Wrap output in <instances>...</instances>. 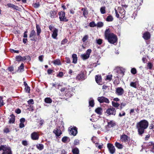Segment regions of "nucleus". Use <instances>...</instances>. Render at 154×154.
<instances>
[{"label":"nucleus","instance_id":"f257e3e1","mask_svg":"<svg viewBox=\"0 0 154 154\" xmlns=\"http://www.w3.org/2000/svg\"><path fill=\"white\" fill-rule=\"evenodd\" d=\"M105 38L110 43L114 44L117 41V36L111 32L109 29H106L105 32Z\"/></svg>","mask_w":154,"mask_h":154},{"label":"nucleus","instance_id":"f03ea898","mask_svg":"<svg viewBox=\"0 0 154 154\" xmlns=\"http://www.w3.org/2000/svg\"><path fill=\"white\" fill-rule=\"evenodd\" d=\"M149 125L148 122L146 120H143L137 123L136 127L137 129L139 134L141 135L144 132V130L146 129Z\"/></svg>","mask_w":154,"mask_h":154},{"label":"nucleus","instance_id":"7ed1b4c3","mask_svg":"<svg viewBox=\"0 0 154 154\" xmlns=\"http://www.w3.org/2000/svg\"><path fill=\"white\" fill-rule=\"evenodd\" d=\"M73 89L69 85H67L66 87L61 88L60 90L61 91H65L67 96L70 97L74 94V92L73 91Z\"/></svg>","mask_w":154,"mask_h":154},{"label":"nucleus","instance_id":"20e7f679","mask_svg":"<svg viewBox=\"0 0 154 154\" xmlns=\"http://www.w3.org/2000/svg\"><path fill=\"white\" fill-rule=\"evenodd\" d=\"M115 11L116 16L117 18L120 17L121 18H123L125 17V11L123 8L118 7L117 11L115 9Z\"/></svg>","mask_w":154,"mask_h":154},{"label":"nucleus","instance_id":"39448f33","mask_svg":"<svg viewBox=\"0 0 154 154\" xmlns=\"http://www.w3.org/2000/svg\"><path fill=\"white\" fill-rule=\"evenodd\" d=\"M2 150L3 151L2 154H12L11 149L8 145H2L0 146V151Z\"/></svg>","mask_w":154,"mask_h":154},{"label":"nucleus","instance_id":"423d86ee","mask_svg":"<svg viewBox=\"0 0 154 154\" xmlns=\"http://www.w3.org/2000/svg\"><path fill=\"white\" fill-rule=\"evenodd\" d=\"M49 28L52 32V37L54 39H56L58 35V29L51 25L49 26Z\"/></svg>","mask_w":154,"mask_h":154},{"label":"nucleus","instance_id":"0eeeda50","mask_svg":"<svg viewBox=\"0 0 154 154\" xmlns=\"http://www.w3.org/2000/svg\"><path fill=\"white\" fill-rule=\"evenodd\" d=\"M91 52L92 50L91 49H88L87 50L85 54L81 55V58L84 60L88 59L89 57Z\"/></svg>","mask_w":154,"mask_h":154},{"label":"nucleus","instance_id":"6e6552de","mask_svg":"<svg viewBox=\"0 0 154 154\" xmlns=\"http://www.w3.org/2000/svg\"><path fill=\"white\" fill-rule=\"evenodd\" d=\"M117 73L116 77L118 78L119 76H122L124 75V71L123 69L120 67H117L114 70Z\"/></svg>","mask_w":154,"mask_h":154},{"label":"nucleus","instance_id":"1a4fd4ad","mask_svg":"<svg viewBox=\"0 0 154 154\" xmlns=\"http://www.w3.org/2000/svg\"><path fill=\"white\" fill-rule=\"evenodd\" d=\"M107 147L110 153L113 154L116 152V149L113 145L111 143H108L107 145Z\"/></svg>","mask_w":154,"mask_h":154},{"label":"nucleus","instance_id":"9d476101","mask_svg":"<svg viewBox=\"0 0 154 154\" xmlns=\"http://www.w3.org/2000/svg\"><path fill=\"white\" fill-rule=\"evenodd\" d=\"M116 111L115 108L113 107H111L107 109L106 112V113L108 116L111 115H115L116 114Z\"/></svg>","mask_w":154,"mask_h":154},{"label":"nucleus","instance_id":"9b49d317","mask_svg":"<svg viewBox=\"0 0 154 154\" xmlns=\"http://www.w3.org/2000/svg\"><path fill=\"white\" fill-rule=\"evenodd\" d=\"M116 125L115 122L113 121H110L107 122V125L105 126V128L106 130L108 131L109 130L110 128L113 127Z\"/></svg>","mask_w":154,"mask_h":154},{"label":"nucleus","instance_id":"f8f14e48","mask_svg":"<svg viewBox=\"0 0 154 154\" xmlns=\"http://www.w3.org/2000/svg\"><path fill=\"white\" fill-rule=\"evenodd\" d=\"M58 14L59 15V18L60 21L65 22L68 21V20L65 17V13L64 11H62L59 12Z\"/></svg>","mask_w":154,"mask_h":154},{"label":"nucleus","instance_id":"ddd939ff","mask_svg":"<svg viewBox=\"0 0 154 154\" xmlns=\"http://www.w3.org/2000/svg\"><path fill=\"white\" fill-rule=\"evenodd\" d=\"M97 100L100 103H109V99L103 96L98 97Z\"/></svg>","mask_w":154,"mask_h":154},{"label":"nucleus","instance_id":"4468645a","mask_svg":"<svg viewBox=\"0 0 154 154\" xmlns=\"http://www.w3.org/2000/svg\"><path fill=\"white\" fill-rule=\"evenodd\" d=\"M86 75L83 72L78 74L76 77V79L79 81H82L86 79Z\"/></svg>","mask_w":154,"mask_h":154},{"label":"nucleus","instance_id":"2eb2a0df","mask_svg":"<svg viewBox=\"0 0 154 154\" xmlns=\"http://www.w3.org/2000/svg\"><path fill=\"white\" fill-rule=\"evenodd\" d=\"M116 93L118 96H121L124 93V90L121 87L116 88Z\"/></svg>","mask_w":154,"mask_h":154},{"label":"nucleus","instance_id":"dca6fc26","mask_svg":"<svg viewBox=\"0 0 154 154\" xmlns=\"http://www.w3.org/2000/svg\"><path fill=\"white\" fill-rule=\"evenodd\" d=\"M39 135L38 132H34L31 135L32 139L33 140H38L39 138Z\"/></svg>","mask_w":154,"mask_h":154},{"label":"nucleus","instance_id":"f3484780","mask_svg":"<svg viewBox=\"0 0 154 154\" xmlns=\"http://www.w3.org/2000/svg\"><path fill=\"white\" fill-rule=\"evenodd\" d=\"M130 140V137L125 134H122L120 136V140L125 143L128 142Z\"/></svg>","mask_w":154,"mask_h":154},{"label":"nucleus","instance_id":"a211bd4d","mask_svg":"<svg viewBox=\"0 0 154 154\" xmlns=\"http://www.w3.org/2000/svg\"><path fill=\"white\" fill-rule=\"evenodd\" d=\"M53 132L55 134L57 138L58 137L60 138L59 136L62 134L61 130L58 128H56L54 130Z\"/></svg>","mask_w":154,"mask_h":154},{"label":"nucleus","instance_id":"6ab92c4d","mask_svg":"<svg viewBox=\"0 0 154 154\" xmlns=\"http://www.w3.org/2000/svg\"><path fill=\"white\" fill-rule=\"evenodd\" d=\"M36 33L35 31L34 30H32L29 35V37L31 38V40L32 41H35L36 38Z\"/></svg>","mask_w":154,"mask_h":154},{"label":"nucleus","instance_id":"aec40b11","mask_svg":"<svg viewBox=\"0 0 154 154\" xmlns=\"http://www.w3.org/2000/svg\"><path fill=\"white\" fill-rule=\"evenodd\" d=\"M77 133V128L75 127L72 128H71V129L70 130L69 133L71 135H73L75 136L76 135Z\"/></svg>","mask_w":154,"mask_h":154},{"label":"nucleus","instance_id":"412c9836","mask_svg":"<svg viewBox=\"0 0 154 154\" xmlns=\"http://www.w3.org/2000/svg\"><path fill=\"white\" fill-rule=\"evenodd\" d=\"M95 80L97 83L99 85H101V77L100 75H96L95 77Z\"/></svg>","mask_w":154,"mask_h":154},{"label":"nucleus","instance_id":"4be33fe9","mask_svg":"<svg viewBox=\"0 0 154 154\" xmlns=\"http://www.w3.org/2000/svg\"><path fill=\"white\" fill-rule=\"evenodd\" d=\"M96 139V137H92L91 140L93 143H95V146L96 147H97L99 149H101L103 147V144L102 143H101L100 144L98 145V143H95V141H94V140Z\"/></svg>","mask_w":154,"mask_h":154},{"label":"nucleus","instance_id":"5701e85b","mask_svg":"<svg viewBox=\"0 0 154 154\" xmlns=\"http://www.w3.org/2000/svg\"><path fill=\"white\" fill-rule=\"evenodd\" d=\"M115 146L118 149H122L124 146L122 144L117 142H116L115 143Z\"/></svg>","mask_w":154,"mask_h":154},{"label":"nucleus","instance_id":"b1692460","mask_svg":"<svg viewBox=\"0 0 154 154\" xmlns=\"http://www.w3.org/2000/svg\"><path fill=\"white\" fill-rule=\"evenodd\" d=\"M143 37L144 39L147 40L150 38V35L149 32H146L143 34Z\"/></svg>","mask_w":154,"mask_h":154},{"label":"nucleus","instance_id":"393cba45","mask_svg":"<svg viewBox=\"0 0 154 154\" xmlns=\"http://www.w3.org/2000/svg\"><path fill=\"white\" fill-rule=\"evenodd\" d=\"M82 11H83V14L84 17L87 18L88 14V12L87 9L86 8H84L82 9Z\"/></svg>","mask_w":154,"mask_h":154},{"label":"nucleus","instance_id":"a878e982","mask_svg":"<svg viewBox=\"0 0 154 154\" xmlns=\"http://www.w3.org/2000/svg\"><path fill=\"white\" fill-rule=\"evenodd\" d=\"M7 6H8L9 8H13L14 9H15L16 10H17L18 8V7L17 6H16L13 4L8 3V4L7 5Z\"/></svg>","mask_w":154,"mask_h":154},{"label":"nucleus","instance_id":"bb28decb","mask_svg":"<svg viewBox=\"0 0 154 154\" xmlns=\"http://www.w3.org/2000/svg\"><path fill=\"white\" fill-rule=\"evenodd\" d=\"M95 112L98 115H101L103 112L102 109L101 107H98L95 109Z\"/></svg>","mask_w":154,"mask_h":154},{"label":"nucleus","instance_id":"cd10ccee","mask_svg":"<svg viewBox=\"0 0 154 154\" xmlns=\"http://www.w3.org/2000/svg\"><path fill=\"white\" fill-rule=\"evenodd\" d=\"M89 105L91 107H93L94 105V100L92 98H90L89 101Z\"/></svg>","mask_w":154,"mask_h":154},{"label":"nucleus","instance_id":"c85d7f7f","mask_svg":"<svg viewBox=\"0 0 154 154\" xmlns=\"http://www.w3.org/2000/svg\"><path fill=\"white\" fill-rule=\"evenodd\" d=\"M36 29L37 31V35L39 36L41 32V30L40 26L37 24H36Z\"/></svg>","mask_w":154,"mask_h":154},{"label":"nucleus","instance_id":"c756f323","mask_svg":"<svg viewBox=\"0 0 154 154\" xmlns=\"http://www.w3.org/2000/svg\"><path fill=\"white\" fill-rule=\"evenodd\" d=\"M56 12L54 11H51L50 12V17L51 18H54L56 17Z\"/></svg>","mask_w":154,"mask_h":154},{"label":"nucleus","instance_id":"7c9ffc66","mask_svg":"<svg viewBox=\"0 0 154 154\" xmlns=\"http://www.w3.org/2000/svg\"><path fill=\"white\" fill-rule=\"evenodd\" d=\"M36 147L37 149L39 150H42L43 149L44 146L43 144H38L36 145Z\"/></svg>","mask_w":154,"mask_h":154},{"label":"nucleus","instance_id":"2f4dec72","mask_svg":"<svg viewBox=\"0 0 154 154\" xmlns=\"http://www.w3.org/2000/svg\"><path fill=\"white\" fill-rule=\"evenodd\" d=\"M11 118L9 119V122L10 123H13L15 121V116L12 114L10 116Z\"/></svg>","mask_w":154,"mask_h":154},{"label":"nucleus","instance_id":"473e14b6","mask_svg":"<svg viewBox=\"0 0 154 154\" xmlns=\"http://www.w3.org/2000/svg\"><path fill=\"white\" fill-rule=\"evenodd\" d=\"M72 58L73 59L72 62L74 63H76L77 61V57L76 54H73L72 55Z\"/></svg>","mask_w":154,"mask_h":154},{"label":"nucleus","instance_id":"72a5a7b5","mask_svg":"<svg viewBox=\"0 0 154 154\" xmlns=\"http://www.w3.org/2000/svg\"><path fill=\"white\" fill-rule=\"evenodd\" d=\"M16 59L17 61H23L25 60L26 59L25 57H23L21 56H17Z\"/></svg>","mask_w":154,"mask_h":154},{"label":"nucleus","instance_id":"f704fd0d","mask_svg":"<svg viewBox=\"0 0 154 154\" xmlns=\"http://www.w3.org/2000/svg\"><path fill=\"white\" fill-rule=\"evenodd\" d=\"M45 101L47 103H51L52 102V100L50 97H46L45 99Z\"/></svg>","mask_w":154,"mask_h":154},{"label":"nucleus","instance_id":"c9c22d12","mask_svg":"<svg viewBox=\"0 0 154 154\" xmlns=\"http://www.w3.org/2000/svg\"><path fill=\"white\" fill-rule=\"evenodd\" d=\"M72 152L73 154H79V151L78 148H75L72 149Z\"/></svg>","mask_w":154,"mask_h":154},{"label":"nucleus","instance_id":"e433bc0d","mask_svg":"<svg viewBox=\"0 0 154 154\" xmlns=\"http://www.w3.org/2000/svg\"><path fill=\"white\" fill-rule=\"evenodd\" d=\"M100 12L102 14H105L106 12L105 7L104 6L101 7L100 8Z\"/></svg>","mask_w":154,"mask_h":154},{"label":"nucleus","instance_id":"4c0bfd02","mask_svg":"<svg viewBox=\"0 0 154 154\" xmlns=\"http://www.w3.org/2000/svg\"><path fill=\"white\" fill-rule=\"evenodd\" d=\"M113 18L111 15L108 16L106 18V20L108 22H111L113 20Z\"/></svg>","mask_w":154,"mask_h":154},{"label":"nucleus","instance_id":"58836bf2","mask_svg":"<svg viewBox=\"0 0 154 154\" xmlns=\"http://www.w3.org/2000/svg\"><path fill=\"white\" fill-rule=\"evenodd\" d=\"M69 140V138L66 137H63L62 140V141L64 143L68 142Z\"/></svg>","mask_w":154,"mask_h":154},{"label":"nucleus","instance_id":"ea45409f","mask_svg":"<svg viewBox=\"0 0 154 154\" xmlns=\"http://www.w3.org/2000/svg\"><path fill=\"white\" fill-rule=\"evenodd\" d=\"M137 82H131L130 83V86L131 87H133L135 88H137Z\"/></svg>","mask_w":154,"mask_h":154},{"label":"nucleus","instance_id":"a19ab883","mask_svg":"<svg viewBox=\"0 0 154 154\" xmlns=\"http://www.w3.org/2000/svg\"><path fill=\"white\" fill-rule=\"evenodd\" d=\"M54 63L55 65H61L60 61L59 60H56L54 61Z\"/></svg>","mask_w":154,"mask_h":154},{"label":"nucleus","instance_id":"79ce46f5","mask_svg":"<svg viewBox=\"0 0 154 154\" xmlns=\"http://www.w3.org/2000/svg\"><path fill=\"white\" fill-rule=\"evenodd\" d=\"M112 104L113 106L115 107H118L119 106V103L114 101L112 102Z\"/></svg>","mask_w":154,"mask_h":154},{"label":"nucleus","instance_id":"37998d69","mask_svg":"<svg viewBox=\"0 0 154 154\" xmlns=\"http://www.w3.org/2000/svg\"><path fill=\"white\" fill-rule=\"evenodd\" d=\"M33 6L35 8H37L40 6V4L39 2H36L35 3H33Z\"/></svg>","mask_w":154,"mask_h":154},{"label":"nucleus","instance_id":"c03bdc74","mask_svg":"<svg viewBox=\"0 0 154 154\" xmlns=\"http://www.w3.org/2000/svg\"><path fill=\"white\" fill-rule=\"evenodd\" d=\"M103 23L102 22H99L96 24V26L99 27H101L103 26Z\"/></svg>","mask_w":154,"mask_h":154},{"label":"nucleus","instance_id":"a18cd8bd","mask_svg":"<svg viewBox=\"0 0 154 154\" xmlns=\"http://www.w3.org/2000/svg\"><path fill=\"white\" fill-rule=\"evenodd\" d=\"M88 36L87 35H85L82 38V41L83 42H85L88 38Z\"/></svg>","mask_w":154,"mask_h":154},{"label":"nucleus","instance_id":"49530a36","mask_svg":"<svg viewBox=\"0 0 154 154\" xmlns=\"http://www.w3.org/2000/svg\"><path fill=\"white\" fill-rule=\"evenodd\" d=\"M89 26L91 27H94L96 26V25L95 24L94 22H92L90 23Z\"/></svg>","mask_w":154,"mask_h":154},{"label":"nucleus","instance_id":"de8ad7c7","mask_svg":"<svg viewBox=\"0 0 154 154\" xmlns=\"http://www.w3.org/2000/svg\"><path fill=\"white\" fill-rule=\"evenodd\" d=\"M3 97L2 96L0 97V103L1 104L2 106H3L5 103L3 101Z\"/></svg>","mask_w":154,"mask_h":154},{"label":"nucleus","instance_id":"09e8293b","mask_svg":"<svg viewBox=\"0 0 154 154\" xmlns=\"http://www.w3.org/2000/svg\"><path fill=\"white\" fill-rule=\"evenodd\" d=\"M63 75V72H60L57 75V76L59 77H61Z\"/></svg>","mask_w":154,"mask_h":154},{"label":"nucleus","instance_id":"8fccbe9b","mask_svg":"<svg viewBox=\"0 0 154 154\" xmlns=\"http://www.w3.org/2000/svg\"><path fill=\"white\" fill-rule=\"evenodd\" d=\"M67 42V39L65 38L61 41V45H64Z\"/></svg>","mask_w":154,"mask_h":154},{"label":"nucleus","instance_id":"3c124183","mask_svg":"<svg viewBox=\"0 0 154 154\" xmlns=\"http://www.w3.org/2000/svg\"><path fill=\"white\" fill-rule=\"evenodd\" d=\"M112 75H109L106 76V80H108L109 81H110L112 79Z\"/></svg>","mask_w":154,"mask_h":154},{"label":"nucleus","instance_id":"603ef678","mask_svg":"<svg viewBox=\"0 0 154 154\" xmlns=\"http://www.w3.org/2000/svg\"><path fill=\"white\" fill-rule=\"evenodd\" d=\"M131 72L133 74H135L136 73L137 71L136 69L134 68H133L131 70Z\"/></svg>","mask_w":154,"mask_h":154},{"label":"nucleus","instance_id":"864d4df0","mask_svg":"<svg viewBox=\"0 0 154 154\" xmlns=\"http://www.w3.org/2000/svg\"><path fill=\"white\" fill-rule=\"evenodd\" d=\"M24 64L23 63H22L20 66L18 67V70H23L24 69Z\"/></svg>","mask_w":154,"mask_h":154},{"label":"nucleus","instance_id":"5fc2aeb1","mask_svg":"<svg viewBox=\"0 0 154 154\" xmlns=\"http://www.w3.org/2000/svg\"><path fill=\"white\" fill-rule=\"evenodd\" d=\"M22 144L24 146H26L28 145V142L26 140H23L22 141Z\"/></svg>","mask_w":154,"mask_h":154},{"label":"nucleus","instance_id":"6e6d98bb","mask_svg":"<svg viewBox=\"0 0 154 154\" xmlns=\"http://www.w3.org/2000/svg\"><path fill=\"white\" fill-rule=\"evenodd\" d=\"M125 112L124 111H122L121 112L119 113V116L120 117H122V116H125Z\"/></svg>","mask_w":154,"mask_h":154},{"label":"nucleus","instance_id":"4d7b16f0","mask_svg":"<svg viewBox=\"0 0 154 154\" xmlns=\"http://www.w3.org/2000/svg\"><path fill=\"white\" fill-rule=\"evenodd\" d=\"M102 42V40L101 39H99L97 40V42L98 44L101 45Z\"/></svg>","mask_w":154,"mask_h":154},{"label":"nucleus","instance_id":"13d9d810","mask_svg":"<svg viewBox=\"0 0 154 154\" xmlns=\"http://www.w3.org/2000/svg\"><path fill=\"white\" fill-rule=\"evenodd\" d=\"M147 66L149 68V69H151L153 66V65L151 63H148L147 64Z\"/></svg>","mask_w":154,"mask_h":154},{"label":"nucleus","instance_id":"bf43d9fd","mask_svg":"<svg viewBox=\"0 0 154 154\" xmlns=\"http://www.w3.org/2000/svg\"><path fill=\"white\" fill-rule=\"evenodd\" d=\"M28 104H34V100L32 99H30L28 101Z\"/></svg>","mask_w":154,"mask_h":154},{"label":"nucleus","instance_id":"052dcab7","mask_svg":"<svg viewBox=\"0 0 154 154\" xmlns=\"http://www.w3.org/2000/svg\"><path fill=\"white\" fill-rule=\"evenodd\" d=\"M4 131L5 133H7L9 132L10 130L8 128H5L4 129Z\"/></svg>","mask_w":154,"mask_h":154},{"label":"nucleus","instance_id":"680f3d73","mask_svg":"<svg viewBox=\"0 0 154 154\" xmlns=\"http://www.w3.org/2000/svg\"><path fill=\"white\" fill-rule=\"evenodd\" d=\"M25 89L26 90V91L27 92H28V93H29V92L30 90L29 87V86H26V87Z\"/></svg>","mask_w":154,"mask_h":154},{"label":"nucleus","instance_id":"e2e57ef3","mask_svg":"<svg viewBox=\"0 0 154 154\" xmlns=\"http://www.w3.org/2000/svg\"><path fill=\"white\" fill-rule=\"evenodd\" d=\"M25 126V125H24V123H21L20 122V123L19 125V127L20 128H22Z\"/></svg>","mask_w":154,"mask_h":154},{"label":"nucleus","instance_id":"0e129e2a","mask_svg":"<svg viewBox=\"0 0 154 154\" xmlns=\"http://www.w3.org/2000/svg\"><path fill=\"white\" fill-rule=\"evenodd\" d=\"M43 55H41L40 56H39L38 57L39 60L41 62H42L43 61Z\"/></svg>","mask_w":154,"mask_h":154},{"label":"nucleus","instance_id":"69168bd1","mask_svg":"<svg viewBox=\"0 0 154 154\" xmlns=\"http://www.w3.org/2000/svg\"><path fill=\"white\" fill-rule=\"evenodd\" d=\"M15 112L17 114H19L20 113L21 111L19 109H17L15 110Z\"/></svg>","mask_w":154,"mask_h":154},{"label":"nucleus","instance_id":"338daca9","mask_svg":"<svg viewBox=\"0 0 154 154\" xmlns=\"http://www.w3.org/2000/svg\"><path fill=\"white\" fill-rule=\"evenodd\" d=\"M134 109H131L130 110V114H133L134 115Z\"/></svg>","mask_w":154,"mask_h":154},{"label":"nucleus","instance_id":"774afa93","mask_svg":"<svg viewBox=\"0 0 154 154\" xmlns=\"http://www.w3.org/2000/svg\"><path fill=\"white\" fill-rule=\"evenodd\" d=\"M74 144L75 145H77L79 143V140H75L74 141Z\"/></svg>","mask_w":154,"mask_h":154}]
</instances>
